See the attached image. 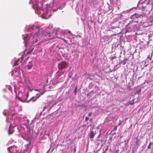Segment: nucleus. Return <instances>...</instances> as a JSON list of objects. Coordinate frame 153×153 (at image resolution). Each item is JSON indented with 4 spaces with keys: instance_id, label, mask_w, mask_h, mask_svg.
I'll use <instances>...</instances> for the list:
<instances>
[{
    "instance_id": "f257e3e1",
    "label": "nucleus",
    "mask_w": 153,
    "mask_h": 153,
    "mask_svg": "<svg viewBox=\"0 0 153 153\" xmlns=\"http://www.w3.org/2000/svg\"><path fill=\"white\" fill-rule=\"evenodd\" d=\"M41 36L40 34V32L30 33V36L29 37L27 34L22 35V38L25 44V45L29 42V39H31L34 41L36 42L40 40V38Z\"/></svg>"
},
{
    "instance_id": "f03ea898",
    "label": "nucleus",
    "mask_w": 153,
    "mask_h": 153,
    "mask_svg": "<svg viewBox=\"0 0 153 153\" xmlns=\"http://www.w3.org/2000/svg\"><path fill=\"white\" fill-rule=\"evenodd\" d=\"M42 36H44L46 37H48V39H51L54 38L56 36V33L53 32L52 33L48 32L45 31H43L41 32Z\"/></svg>"
},
{
    "instance_id": "7ed1b4c3",
    "label": "nucleus",
    "mask_w": 153,
    "mask_h": 153,
    "mask_svg": "<svg viewBox=\"0 0 153 153\" xmlns=\"http://www.w3.org/2000/svg\"><path fill=\"white\" fill-rule=\"evenodd\" d=\"M145 16V14H139L137 13H135L131 16L130 18L131 19H132V22H137L138 21L139 18H140L141 17L144 16Z\"/></svg>"
},
{
    "instance_id": "20e7f679",
    "label": "nucleus",
    "mask_w": 153,
    "mask_h": 153,
    "mask_svg": "<svg viewBox=\"0 0 153 153\" xmlns=\"http://www.w3.org/2000/svg\"><path fill=\"white\" fill-rule=\"evenodd\" d=\"M40 95L38 94H37L34 97H32L30 100H27V98L24 100V101L27 102H28L30 100H32L33 102H34L37 100V99L40 97Z\"/></svg>"
},
{
    "instance_id": "39448f33",
    "label": "nucleus",
    "mask_w": 153,
    "mask_h": 153,
    "mask_svg": "<svg viewBox=\"0 0 153 153\" xmlns=\"http://www.w3.org/2000/svg\"><path fill=\"white\" fill-rule=\"evenodd\" d=\"M67 65L65 61H63L59 63L58 65L59 68L60 69H62L65 68Z\"/></svg>"
},
{
    "instance_id": "423d86ee",
    "label": "nucleus",
    "mask_w": 153,
    "mask_h": 153,
    "mask_svg": "<svg viewBox=\"0 0 153 153\" xmlns=\"http://www.w3.org/2000/svg\"><path fill=\"white\" fill-rule=\"evenodd\" d=\"M31 142L29 141L28 143L25 145V150L28 152H30L32 148L31 146L30 145Z\"/></svg>"
},
{
    "instance_id": "0eeeda50",
    "label": "nucleus",
    "mask_w": 153,
    "mask_h": 153,
    "mask_svg": "<svg viewBox=\"0 0 153 153\" xmlns=\"http://www.w3.org/2000/svg\"><path fill=\"white\" fill-rule=\"evenodd\" d=\"M52 15L51 12L46 11V13H45L43 15L42 17L43 18L45 19H48Z\"/></svg>"
},
{
    "instance_id": "6e6552de",
    "label": "nucleus",
    "mask_w": 153,
    "mask_h": 153,
    "mask_svg": "<svg viewBox=\"0 0 153 153\" xmlns=\"http://www.w3.org/2000/svg\"><path fill=\"white\" fill-rule=\"evenodd\" d=\"M96 134V131H92L89 135V137L91 139H92L94 138V136H95V134Z\"/></svg>"
},
{
    "instance_id": "1a4fd4ad",
    "label": "nucleus",
    "mask_w": 153,
    "mask_h": 153,
    "mask_svg": "<svg viewBox=\"0 0 153 153\" xmlns=\"http://www.w3.org/2000/svg\"><path fill=\"white\" fill-rule=\"evenodd\" d=\"M128 59L126 58H125L124 59V60L123 61H121L120 63H123V65H125L126 63V61L128 60Z\"/></svg>"
},
{
    "instance_id": "9d476101",
    "label": "nucleus",
    "mask_w": 153,
    "mask_h": 153,
    "mask_svg": "<svg viewBox=\"0 0 153 153\" xmlns=\"http://www.w3.org/2000/svg\"><path fill=\"white\" fill-rule=\"evenodd\" d=\"M13 131H14L13 129L11 128V126L10 125L9 127V129L8 131V133L10 134H12V133L13 132Z\"/></svg>"
},
{
    "instance_id": "9b49d317",
    "label": "nucleus",
    "mask_w": 153,
    "mask_h": 153,
    "mask_svg": "<svg viewBox=\"0 0 153 153\" xmlns=\"http://www.w3.org/2000/svg\"><path fill=\"white\" fill-rule=\"evenodd\" d=\"M33 48H30L27 52V54H29L33 50Z\"/></svg>"
},
{
    "instance_id": "f8f14e48",
    "label": "nucleus",
    "mask_w": 153,
    "mask_h": 153,
    "mask_svg": "<svg viewBox=\"0 0 153 153\" xmlns=\"http://www.w3.org/2000/svg\"><path fill=\"white\" fill-rule=\"evenodd\" d=\"M28 69H30L33 66V65L31 63H29L26 66Z\"/></svg>"
},
{
    "instance_id": "ddd939ff",
    "label": "nucleus",
    "mask_w": 153,
    "mask_h": 153,
    "mask_svg": "<svg viewBox=\"0 0 153 153\" xmlns=\"http://www.w3.org/2000/svg\"><path fill=\"white\" fill-rule=\"evenodd\" d=\"M19 60H17L16 61L14 64V65L13 66H16L18 65L19 64L18 62H19Z\"/></svg>"
},
{
    "instance_id": "4468645a",
    "label": "nucleus",
    "mask_w": 153,
    "mask_h": 153,
    "mask_svg": "<svg viewBox=\"0 0 153 153\" xmlns=\"http://www.w3.org/2000/svg\"><path fill=\"white\" fill-rule=\"evenodd\" d=\"M136 145H137L138 144V143H139V139H138L137 138H136Z\"/></svg>"
},
{
    "instance_id": "2eb2a0df",
    "label": "nucleus",
    "mask_w": 153,
    "mask_h": 153,
    "mask_svg": "<svg viewBox=\"0 0 153 153\" xmlns=\"http://www.w3.org/2000/svg\"><path fill=\"white\" fill-rule=\"evenodd\" d=\"M117 126H116L114 128V129L112 130V131H116L117 130Z\"/></svg>"
},
{
    "instance_id": "dca6fc26",
    "label": "nucleus",
    "mask_w": 153,
    "mask_h": 153,
    "mask_svg": "<svg viewBox=\"0 0 153 153\" xmlns=\"http://www.w3.org/2000/svg\"><path fill=\"white\" fill-rule=\"evenodd\" d=\"M89 119V118L88 117H85V121H87V120H88Z\"/></svg>"
},
{
    "instance_id": "f3484780",
    "label": "nucleus",
    "mask_w": 153,
    "mask_h": 153,
    "mask_svg": "<svg viewBox=\"0 0 153 153\" xmlns=\"http://www.w3.org/2000/svg\"><path fill=\"white\" fill-rule=\"evenodd\" d=\"M12 148V146H11L10 147H8L7 149V150L8 151H9V152H10V148Z\"/></svg>"
},
{
    "instance_id": "a211bd4d",
    "label": "nucleus",
    "mask_w": 153,
    "mask_h": 153,
    "mask_svg": "<svg viewBox=\"0 0 153 153\" xmlns=\"http://www.w3.org/2000/svg\"><path fill=\"white\" fill-rule=\"evenodd\" d=\"M92 114V112H90L88 114V116L90 117L91 116Z\"/></svg>"
},
{
    "instance_id": "6ab92c4d",
    "label": "nucleus",
    "mask_w": 153,
    "mask_h": 153,
    "mask_svg": "<svg viewBox=\"0 0 153 153\" xmlns=\"http://www.w3.org/2000/svg\"><path fill=\"white\" fill-rule=\"evenodd\" d=\"M77 87L76 86V88L75 89V90H74V93H76V91H77Z\"/></svg>"
},
{
    "instance_id": "aec40b11",
    "label": "nucleus",
    "mask_w": 153,
    "mask_h": 153,
    "mask_svg": "<svg viewBox=\"0 0 153 153\" xmlns=\"http://www.w3.org/2000/svg\"><path fill=\"white\" fill-rule=\"evenodd\" d=\"M116 59V57H115V56H114V57H112L111 58V60H113V59Z\"/></svg>"
},
{
    "instance_id": "412c9836",
    "label": "nucleus",
    "mask_w": 153,
    "mask_h": 153,
    "mask_svg": "<svg viewBox=\"0 0 153 153\" xmlns=\"http://www.w3.org/2000/svg\"><path fill=\"white\" fill-rule=\"evenodd\" d=\"M147 148L148 149H149L151 148V146H150V145H149L148 147H147Z\"/></svg>"
},
{
    "instance_id": "4be33fe9",
    "label": "nucleus",
    "mask_w": 153,
    "mask_h": 153,
    "mask_svg": "<svg viewBox=\"0 0 153 153\" xmlns=\"http://www.w3.org/2000/svg\"><path fill=\"white\" fill-rule=\"evenodd\" d=\"M13 71H12L11 72V76H12V75H13Z\"/></svg>"
},
{
    "instance_id": "5701e85b",
    "label": "nucleus",
    "mask_w": 153,
    "mask_h": 153,
    "mask_svg": "<svg viewBox=\"0 0 153 153\" xmlns=\"http://www.w3.org/2000/svg\"><path fill=\"white\" fill-rule=\"evenodd\" d=\"M108 146H107V148L106 149H105L104 151L105 152V151H107L108 150Z\"/></svg>"
},
{
    "instance_id": "b1692460",
    "label": "nucleus",
    "mask_w": 153,
    "mask_h": 153,
    "mask_svg": "<svg viewBox=\"0 0 153 153\" xmlns=\"http://www.w3.org/2000/svg\"><path fill=\"white\" fill-rule=\"evenodd\" d=\"M152 144H153V143H152L150 142L149 145H150V146H151V145H152Z\"/></svg>"
},
{
    "instance_id": "393cba45",
    "label": "nucleus",
    "mask_w": 153,
    "mask_h": 153,
    "mask_svg": "<svg viewBox=\"0 0 153 153\" xmlns=\"http://www.w3.org/2000/svg\"><path fill=\"white\" fill-rule=\"evenodd\" d=\"M28 95H29V94L28 93H27V97L28 96Z\"/></svg>"
},
{
    "instance_id": "a878e982",
    "label": "nucleus",
    "mask_w": 153,
    "mask_h": 153,
    "mask_svg": "<svg viewBox=\"0 0 153 153\" xmlns=\"http://www.w3.org/2000/svg\"><path fill=\"white\" fill-rule=\"evenodd\" d=\"M68 33H69L70 34V33H71V31H68Z\"/></svg>"
},
{
    "instance_id": "bb28decb",
    "label": "nucleus",
    "mask_w": 153,
    "mask_h": 153,
    "mask_svg": "<svg viewBox=\"0 0 153 153\" xmlns=\"http://www.w3.org/2000/svg\"><path fill=\"white\" fill-rule=\"evenodd\" d=\"M105 153V152L103 150V152H102V153Z\"/></svg>"
},
{
    "instance_id": "cd10ccee",
    "label": "nucleus",
    "mask_w": 153,
    "mask_h": 153,
    "mask_svg": "<svg viewBox=\"0 0 153 153\" xmlns=\"http://www.w3.org/2000/svg\"><path fill=\"white\" fill-rule=\"evenodd\" d=\"M45 108H46V107H44V109L43 110V111L44 110Z\"/></svg>"
},
{
    "instance_id": "c85d7f7f",
    "label": "nucleus",
    "mask_w": 153,
    "mask_h": 153,
    "mask_svg": "<svg viewBox=\"0 0 153 153\" xmlns=\"http://www.w3.org/2000/svg\"><path fill=\"white\" fill-rule=\"evenodd\" d=\"M17 69H16V70H15L14 71H15V72H16L17 71Z\"/></svg>"
},
{
    "instance_id": "c756f323",
    "label": "nucleus",
    "mask_w": 153,
    "mask_h": 153,
    "mask_svg": "<svg viewBox=\"0 0 153 153\" xmlns=\"http://www.w3.org/2000/svg\"><path fill=\"white\" fill-rule=\"evenodd\" d=\"M108 8H109V10H110V9H111V8H110V7H108Z\"/></svg>"
},
{
    "instance_id": "7c9ffc66",
    "label": "nucleus",
    "mask_w": 153,
    "mask_h": 153,
    "mask_svg": "<svg viewBox=\"0 0 153 153\" xmlns=\"http://www.w3.org/2000/svg\"><path fill=\"white\" fill-rule=\"evenodd\" d=\"M100 135L99 134V135H98V137H97V138H99V137H100Z\"/></svg>"
},
{
    "instance_id": "2f4dec72",
    "label": "nucleus",
    "mask_w": 153,
    "mask_h": 153,
    "mask_svg": "<svg viewBox=\"0 0 153 153\" xmlns=\"http://www.w3.org/2000/svg\"><path fill=\"white\" fill-rule=\"evenodd\" d=\"M115 134V133H114L113 134Z\"/></svg>"
},
{
    "instance_id": "473e14b6",
    "label": "nucleus",
    "mask_w": 153,
    "mask_h": 153,
    "mask_svg": "<svg viewBox=\"0 0 153 153\" xmlns=\"http://www.w3.org/2000/svg\"><path fill=\"white\" fill-rule=\"evenodd\" d=\"M89 153H91V152H89Z\"/></svg>"
}]
</instances>
